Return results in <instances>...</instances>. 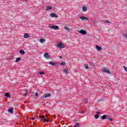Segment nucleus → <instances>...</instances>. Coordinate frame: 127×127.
<instances>
[{"mask_svg":"<svg viewBox=\"0 0 127 127\" xmlns=\"http://www.w3.org/2000/svg\"><path fill=\"white\" fill-rule=\"evenodd\" d=\"M40 42L41 43H43V42H45V39H41L40 40Z\"/></svg>","mask_w":127,"mask_h":127,"instance_id":"a211bd4d","label":"nucleus"},{"mask_svg":"<svg viewBox=\"0 0 127 127\" xmlns=\"http://www.w3.org/2000/svg\"><path fill=\"white\" fill-rule=\"evenodd\" d=\"M79 33H80V34H82V35H85V34H87V31L81 29L80 30H78Z\"/></svg>","mask_w":127,"mask_h":127,"instance_id":"f03ea898","label":"nucleus"},{"mask_svg":"<svg viewBox=\"0 0 127 127\" xmlns=\"http://www.w3.org/2000/svg\"><path fill=\"white\" fill-rule=\"evenodd\" d=\"M80 127V124L79 123H76L75 125L73 126V127Z\"/></svg>","mask_w":127,"mask_h":127,"instance_id":"412c9836","label":"nucleus"},{"mask_svg":"<svg viewBox=\"0 0 127 127\" xmlns=\"http://www.w3.org/2000/svg\"><path fill=\"white\" fill-rule=\"evenodd\" d=\"M61 65H62V66H65L66 65V63L62 62V63H61Z\"/></svg>","mask_w":127,"mask_h":127,"instance_id":"4be33fe9","label":"nucleus"},{"mask_svg":"<svg viewBox=\"0 0 127 127\" xmlns=\"http://www.w3.org/2000/svg\"><path fill=\"white\" fill-rule=\"evenodd\" d=\"M8 112H9V113H11V114H13V107H10L8 109Z\"/></svg>","mask_w":127,"mask_h":127,"instance_id":"0eeeda50","label":"nucleus"},{"mask_svg":"<svg viewBox=\"0 0 127 127\" xmlns=\"http://www.w3.org/2000/svg\"><path fill=\"white\" fill-rule=\"evenodd\" d=\"M108 120H109V121H110V122L113 121V119H112V118H109Z\"/></svg>","mask_w":127,"mask_h":127,"instance_id":"2f4dec72","label":"nucleus"},{"mask_svg":"<svg viewBox=\"0 0 127 127\" xmlns=\"http://www.w3.org/2000/svg\"><path fill=\"white\" fill-rule=\"evenodd\" d=\"M64 29H66V31H70V29L67 27L66 26L64 27Z\"/></svg>","mask_w":127,"mask_h":127,"instance_id":"aec40b11","label":"nucleus"},{"mask_svg":"<svg viewBox=\"0 0 127 127\" xmlns=\"http://www.w3.org/2000/svg\"><path fill=\"white\" fill-rule=\"evenodd\" d=\"M26 95H27V90H26V92L25 93V96H26Z\"/></svg>","mask_w":127,"mask_h":127,"instance_id":"72a5a7b5","label":"nucleus"},{"mask_svg":"<svg viewBox=\"0 0 127 127\" xmlns=\"http://www.w3.org/2000/svg\"><path fill=\"white\" fill-rule=\"evenodd\" d=\"M84 67L86 68V69H89V66H88V64H85Z\"/></svg>","mask_w":127,"mask_h":127,"instance_id":"cd10ccee","label":"nucleus"},{"mask_svg":"<svg viewBox=\"0 0 127 127\" xmlns=\"http://www.w3.org/2000/svg\"><path fill=\"white\" fill-rule=\"evenodd\" d=\"M50 28H52L53 29H54L55 30H57V29H59V26L54 25V26H50Z\"/></svg>","mask_w":127,"mask_h":127,"instance_id":"7ed1b4c3","label":"nucleus"},{"mask_svg":"<svg viewBox=\"0 0 127 127\" xmlns=\"http://www.w3.org/2000/svg\"><path fill=\"white\" fill-rule=\"evenodd\" d=\"M19 53L21 55H23L25 54V52L23 50H21L19 51Z\"/></svg>","mask_w":127,"mask_h":127,"instance_id":"1a4fd4ad","label":"nucleus"},{"mask_svg":"<svg viewBox=\"0 0 127 127\" xmlns=\"http://www.w3.org/2000/svg\"><path fill=\"white\" fill-rule=\"evenodd\" d=\"M24 38H28L29 37V35L27 33L24 34Z\"/></svg>","mask_w":127,"mask_h":127,"instance_id":"4468645a","label":"nucleus"},{"mask_svg":"<svg viewBox=\"0 0 127 127\" xmlns=\"http://www.w3.org/2000/svg\"><path fill=\"white\" fill-rule=\"evenodd\" d=\"M51 93H46L45 95H44V96H51Z\"/></svg>","mask_w":127,"mask_h":127,"instance_id":"393cba45","label":"nucleus"},{"mask_svg":"<svg viewBox=\"0 0 127 127\" xmlns=\"http://www.w3.org/2000/svg\"><path fill=\"white\" fill-rule=\"evenodd\" d=\"M96 113H97V114H96V115L95 116V119H98L99 118V114H100V112H97Z\"/></svg>","mask_w":127,"mask_h":127,"instance_id":"ddd939ff","label":"nucleus"},{"mask_svg":"<svg viewBox=\"0 0 127 127\" xmlns=\"http://www.w3.org/2000/svg\"><path fill=\"white\" fill-rule=\"evenodd\" d=\"M102 120H106L107 119V116L106 115H103L101 117Z\"/></svg>","mask_w":127,"mask_h":127,"instance_id":"6ab92c4d","label":"nucleus"},{"mask_svg":"<svg viewBox=\"0 0 127 127\" xmlns=\"http://www.w3.org/2000/svg\"><path fill=\"white\" fill-rule=\"evenodd\" d=\"M64 73H67V70L64 69Z\"/></svg>","mask_w":127,"mask_h":127,"instance_id":"f704fd0d","label":"nucleus"},{"mask_svg":"<svg viewBox=\"0 0 127 127\" xmlns=\"http://www.w3.org/2000/svg\"><path fill=\"white\" fill-rule=\"evenodd\" d=\"M104 22H105V23H111V22L108 20H105Z\"/></svg>","mask_w":127,"mask_h":127,"instance_id":"b1692460","label":"nucleus"},{"mask_svg":"<svg viewBox=\"0 0 127 127\" xmlns=\"http://www.w3.org/2000/svg\"><path fill=\"white\" fill-rule=\"evenodd\" d=\"M49 57V54H48V53H46L44 54V57H46V58H48Z\"/></svg>","mask_w":127,"mask_h":127,"instance_id":"f3484780","label":"nucleus"},{"mask_svg":"<svg viewBox=\"0 0 127 127\" xmlns=\"http://www.w3.org/2000/svg\"><path fill=\"white\" fill-rule=\"evenodd\" d=\"M60 58L61 59H62V56H60Z\"/></svg>","mask_w":127,"mask_h":127,"instance_id":"ea45409f","label":"nucleus"},{"mask_svg":"<svg viewBox=\"0 0 127 127\" xmlns=\"http://www.w3.org/2000/svg\"><path fill=\"white\" fill-rule=\"evenodd\" d=\"M50 16H51V17H56V18L58 17V15H57V14H56L54 13H51L50 14Z\"/></svg>","mask_w":127,"mask_h":127,"instance_id":"423d86ee","label":"nucleus"},{"mask_svg":"<svg viewBox=\"0 0 127 127\" xmlns=\"http://www.w3.org/2000/svg\"><path fill=\"white\" fill-rule=\"evenodd\" d=\"M5 96H10V94L9 93H4Z\"/></svg>","mask_w":127,"mask_h":127,"instance_id":"bb28decb","label":"nucleus"},{"mask_svg":"<svg viewBox=\"0 0 127 127\" xmlns=\"http://www.w3.org/2000/svg\"><path fill=\"white\" fill-rule=\"evenodd\" d=\"M90 95H93V94H90Z\"/></svg>","mask_w":127,"mask_h":127,"instance_id":"a19ab883","label":"nucleus"},{"mask_svg":"<svg viewBox=\"0 0 127 127\" xmlns=\"http://www.w3.org/2000/svg\"><path fill=\"white\" fill-rule=\"evenodd\" d=\"M50 9H52V6H47L46 8V10H50Z\"/></svg>","mask_w":127,"mask_h":127,"instance_id":"f8f14e48","label":"nucleus"},{"mask_svg":"<svg viewBox=\"0 0 127 127\" xmlns=\"http://www.w3.org/2000/svg\"><path fill=\"white\" fill-rule=\"evenodd\" d=\"M96 49L98 51H101V50H102V47L98 46V45H96Z\"/></svg>","mask_w":127,"mask_h":127,"instance_id":"6e6552de","label":"nucleus"},{"mask_svg":"<svg viewBox=\"0 0 127 127\" xmlns=\"http://www.w3.org/2000/svg\"><path fill=\"white\" fill-rule=\"evenodd\" d=\"M91 66H93V67L95 66V64H94V63H91Z\"/></svg>","mask_w":127,"mask_h":127,"instance_id":"473e14b6","label":"nucleus"},{"mask_svg":"<svg viewBox=\"0 0 127 127\" xmlns=\"http://www.w3.org/2000/svg\"><path fill=\"white\" fill-rule=\"evenodd\" d=\"M82 101L84 103H85V104H88V102H89V100H88V99L87 98L83 99Z\"/></svg>","mask_w":127,"mask_h":127,"instance_id":"9d476101","label":"nucleus"},{"mask_svg":"<svg viewBox=\"0 0 127 127\" xmlns=\"http://www.w3.org/2000/svg\"><path fill=\"white\" fill-rule=\"evenodd\" d=\"M32 96H34V92H32V94H31Z\"/></svg>","mask_w":127,"mask_h":127,"instance_id":"c9c22d12","label":"nucleus"},{"mask_svg":"<svg viewBox=\"0 0 127 127\" xmlns=\"http://www.w3.org/2000/svg\"><path fill=\"white\" fill-rule=\"evenodd\" d=\"M80 18L82 19V20H85V19L86 20H89V18L86 17H81Z\"/></svg>","mask_w":127,"mask_h":127,"instance_id":"9b49d317","label":"nucleus"},{"mask_svg":"<svg viewBox=\"0 0 127 127\" xmlns=\"http://www.w3.org/2000/svg\"><path fill=\"white\" fill-rule=\"evenodd\" d=\"M57 46H58V48H60V49H62L63 48H64V47H65L62 43H59L57 45Z\"/></svg>","mask_w":127,"mask_h":127,"instance_id":"20e7f679","label":"nucleus"},{"mask_svg":"<svg viewBox=\"0 0 127 127\" xmlns=\"http://www.w3.org/2000/svg\"><path fill=\"white\" fill-rule=\"evenodd\" d=\"M103 72H104V73H107V74H111V72H110L109 69H106V68H103Z\"/></svg>","mask_w":127,"mask_h":127,"instance_id":"39448f33","label":"nucleus"},{"mask_svg":"<svg viewBox=\"0 0 127 127\" xmlns=\"http://www.w3.org/2000/svg\"><path fill=\"white\" fill-rule=\"evenodd\" d=\"M48 97H49V96H43V98H44V99H46V98H48Z\"/></svg>","mask_w":127,"mask_h":127,"instance_id":"c85d7f7f","label":"nucleus"},{"mask_svg":"<svg viewBox=\"0 0 127 127\" xmlns=\"http://www.w3.org/2000/svg\"><path fill=\"white\" fill-rule=\"evenodd\" d=\"M124 68L125 70V71H126L127 72V67H126L125 66H124Z\"/></svg>","mask_w":127,"mask_h":127,"instance_id":"c756f323","label":"nucleus"},{"mask_svg":"<svg viewBox=\"0 0 127 127\" xmlns=\"http://www.w3.org/2000/svg\"><path fill=\"white\" fill-rule=\"evenodd\" d=\"M82 10H83V11H87V7L83 6L82 7Z\"/></svg>","mask_w":127,"mask_h":127,"instance_id":"2eb2a0df","label":"nucleus"},{"mask_svg":"<svg viewBox=\"0 0 127 127\" xmlns=\"http://www.w3.org/2000/svg\"><path fill=\"white\" fill-rule=\"evenodd\" d=\"M34 119H35L34 118H32L31 119L32 121H34Z\"/></svg>","mask_w":127,"mask_h":127,"instance_id":"e433bc0d","label":"nucleus"},{"mask_svg":"<svg viewBox=\"0 0 127 127\" xmlns=\"http://www.w3.org/2000/svg\"><path fill=\"white\" fill-rule=\"evenodd\" d=\"M34 95L35 96H38V92H36V93H35Z\"/></svg>","mask_w":127,"mask_h":127,"instance_id":"7c9ffc66","label":"nucleus"},{"mask_svg":"<svg viewBox=\"0 0 127 127\" xmlns=\"http://www.w3.org/2000/svg\"><path fill=\"white\" fill-rule=\"evenodd\" d=\"M6 97H7V98H10V96H6Z\"/></svg>","mask_w":127,"mask_h":127,"instance_id":"4c0bfd02","label":"nucleus"},{"mask_svg":"<svg viewBox=\"0 0 127 127\" xmlns=\"http://www.w3.org/2000/svg\"><path fill=\"white\" fill-rule=\"evenodd\" d=\"M19 61H20V58H17L16 59V61H15V62H16V63H17V62H18Z\"/></svg>","mask_w":127,"mask_h":127,"instance_id":"5701e85b","label":"nucleus"},{"mask_svg":"<svg viewBox=\"0 0 127 127\" xmlns=\"http://www.w3.org/2000/svg\"><path fill=\"white\" fill-rule=\"evenodd\" d=\"M39 74H40V75H43L45 74V72H40Z\"/></svg>","mask_w":127,"mask_h":127,"instance_id":"a878e982","label":"nucleus"},{"mask_svg":"<svg viewBox=\"0 0 127 127\" xmlns=\"http://www.w3.org/2000/svg\"><path fill=\"white\" fill-rule=\"evenodd\" d=\"M49 64L51 65V66H54V65H56V64H55V63H53L52 62H50Z\"/></svg>","mask_w":127,"mask_h":127,"instance_id":"dca6fc26","label":"nucleus"},{"mask_svg":"<svg viewBox=\"0 0 127 127\" xmlns=\"http://www.w3.org/2000/svg\"><path fill=\"white\" fill-rule=\"evenodd\" d=\"M46 117V119H48V117H47V116H45Z\"/></svg>","mask_w":127,"mask_h":127,"instance_id":"58836bf2","label":"nucleus"},{"mask_svg":"<svg viewBox=\"0 0 127 127\" xmlns=\"http://www.w3.org/2000/svg\"><path fill=\"white\" fill-rule=\"evenodd\" d=\"M39 119H40L41 120H44L46 123H49V119H48V118H46V117L44 115L39 116Z\"/></svg>","mask_w":127,"mask_h":127,"instance_id":"f257e3e1","label":"nucleus"}]
</instances>
